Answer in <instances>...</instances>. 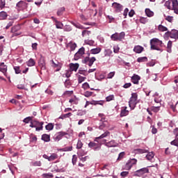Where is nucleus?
Wrapping results in <instances>:
<instances>
[{
    "label": "nucleus",
    "instance_id": "f257e3e1",
    "mask_svg": "<svg viewBox=\"0 0 178 178\" xmlns=\"http://www.w3.org/2000/svg\"><path fill=\"white\" fill-rule=\"evenodd\" d=\"M162 40H159L158 38H153L150 40V45H151V49L155 50V51H162V49H159L158 47V45L160 47H162Z\"/></svg>",
    "mask_w": 178,
    "mask_h": 178
},
{
    "label": "nucleus",
    "instance_id": "f03ea898",
    "mask_svg": "<svg viewBox=\"0 0 178 178\" xmlns=\"http://www.w3.org/2000/svg\"><path fill=\"white\" fill-rule=\"evenodd\" d=\"M138 95L137 93H132L131 97L130 98V100L129 102V108H131V110L134 109L137 105V98Z\"/></svg>",
    "mask_w": 178,
    "mask_h": 178
},
{
    "label": "nucleus",
    "instance_id": "7ed1b4c3",
    "mask_svg": "<svg viewBox=\"0 0 178 178\" xmlns=\"http://www.w3.org/2000/svg\"><path fill=\"white\" fill-rule=\"evenodd\" d=\"M125 35L126 33L124 32L115 33L111 36V38L113 41H122V40H124Z\"/></svg>",
    "mask_w": 178,
    "mask_h": 178
},
{
    "label": "nucleus",
    "instance_id": "20e7f679",
    "mask_svg": "<svg viewBox=\"0 0 178 178\" xmlns=\"http://www.w3.org/2000/svg\"><path fill=\"white\" fill-rule=\"evenodd\" d=\"M42 124H44V122H40L38 121L33 120L31 122L30 127H35L36 131H40V130H42Z\"/></svg>",
    "mask_w": 178,
    "mask_h": 178
},
{
    "label": "nucleus",
    "instance_id": "39448f33",
    "mask_svg": "<svg viewBox=\"0 0 178 178\" xmlns=\"http://www.w3.org/2000/svg\"><path fill=\"white\" fill-rule=\"evenodd\" d=\"M165 37H170V38H173L175 40H178V31L176 29H172L171 31H167L165 33Z\"/></svg>",
    "mask_w": 178,
    "mask_h": 178
},
{
    "label": "nucleus",
    "instance_id": "423d86ee",
    "mask_svg": "<svg viewBox=\"0 0 178 178\" xmlns=\"http://www.w3.org/2000/svg\"><path fill=\"white\" fill-rule=\"evenodd\" d=\"M136 163H137V159H131L127 161V163H126V165L124 167V169L125 170H130V169H131V168H133V165H136Z\"/></svg>",
    "mask_w": 178,
    "mask_h": 178
},
{
    "label": "nucleus",
    "instance_id": "0eeeda50",
    "mask_svg": "<svg viewBox=\"0 0 178 178\" xmlns=\"http://www.w3.org/2000/svg\"><path fill=\"white\" fill-rule=\"evenodd\" d=\"M97 60V58H95V57H86L83 60V63H86V65H88L90 66V67H91V66H92V65H94V62H95Z\"/></svg>",
    "mask_w": 178,
    "mask_h": 178
},
{
    "label": "nucleus",
    "instance_id": "6e6552de",
    "mask_svg": "<svg viewBox=\"0 0 178 178\" xmlns=\"http://www.w3.org/2000/svg\"><path fill=\"white\" fill-rule=\"evenodd\" d=\"M149 170L147 168H143L140 170H138L135 172L134 176H138V177H140V176H143V175L145 173H148Z\"/></svg>",
    "mask_w": 178,
    "mask_h": 178
},
{
    "label": "nucleus",
    "instance_id": "1a4fd4ad",
    "mask_svg": "<svg viewBox=\"0 0 178 178\" xmlns=\"http://www.w3.org/2000/svg\"><path fill=\"white\" fill-rule=\"evenodd\" d=\"M89 148H92L94 151H99L101 149V145L95 143V142H90L88 143Z\"/></svg>",
    "mask_w": 178,
    "mask_h": 178
},
{
    "label": "nucleus",
    "instance_id": "9d476101",
    "mask_svg": "<svg viewBox=\"0 0 178 178\" xmlns=\"http://www.w3.org/2000/svg\"><path fill=\"white\" fill-rule=\"evenodd\" d=\"M86 51V49L84 47H81L79 49L77 53L75 54L74 55V59L75 60H78L81 58V56L84 54V52Z\"/></svg>",
    "mask_w": 178,
    "mask_h": 178
},
{
    "label": "nucleus",
    "instance_id": "9b49d317",
    "mask_svg": "<svg viewBox=\"0 0 178 178\" xmlns=\"http://www.w3.org/2000/svg\"><path fill=\"white\" fill-rule=\"evenodd\" d=\"M112 6L115 9V12H117L118 13L123 10V6H122V4L118 3L117 2L113 3Z\"/></svg>",
    "mask_w": 178,
    "mask_h": 178
},
{
    "label": "nucleus",
    "instance_id": "f8f14e48",
    "mask_svg": "<svg viewBox=\"0 0 178 178\" xmlns=\"http://www.w3.org/2000/svg\"><path fill=\"white\" fill-rule=\"evenodd\" d=\"M66 135H67V133L66 132H64V131L58 132L54 136V140L55 141H60V140H62L63 136H66Z\"/></svg>",
    "mask_w": 178,
    "mask_h": 178
},
{
    "label": "nucleus",
    "instance_id": "ddd939ff",
    "mask_svg": "<svg viewBox=\"0 0 178 178\" xmlns=\"http://www.w3.org/2000/svg\"><path fill=\"white\" fill-rule=\"evenodd\" d=\"M100 122H101L99 123V130H104V129L106 127V124H108V122L105 120V118H101Z\"/></svg>",
    "mask_w": 178,
    "mask_h": 178
},
{
    "label": "nucleus",
    "instance_id": "4468645a",
    "mask_svg": "<svg viewBox=\"0 0 178 178\" xmlns=\"http://www.w3.org/2000/svg\"><path fill=\"white\" fill-rule=\"evenodd\" d=\"M111 132L110 131H105L103 134H102L99 137H96L94 140V141H95L96 143H99L98 140H102V138H105V137H108V136H110Z\"/></svg>",
    "mask_w": 178,
    "mask_h": 178
},
{
    "label": "nucleus",
    "instance_id": "2eb2a0df",
    "mask_svg": "<svg viewBox=\"0 0 178 178\" xmlns=\"http://www.w3.org/2000/svg\"><path fill=\"white\" fill-rule=\"evenodd\" d=\"M172 8L171 10H174V12H175V13H176V15H178V1H177V0H172Z\"/></svg>",
    "mask_w": 178,
    "mask_h": 178
},
{
    "label": "nucleus",
    "instance_id": "dca6fc26",
    "mask_svg": "<svg viewBox=\"0 0 178 178\" xmlns=\"http://www.w3.org/2000/svg\"><path fill=\"white\" fill-rule=\"evenodd\" d=\"M118 145H119V144H118V143H116L115 140H112L109 142H107V143H106V147H108V148L118 147Z\"/></svg>",
    "mask_w": 178,
    "mask_h": 178
},
{
    "label": "nucleus",
    "instance_id": "f3484780",
    "mask_svg": "<svg viewBox=\"0 0 178 178\" xmlns=\"http://www.w3.org/2000/svg\"><path fill=\"white\" fill-rule=\"evenodd\" d=\"M0 72H1L4 76H6V72H8V66L5 65V63H0Z\"/></svg>",
    "mask_w": 178,
    "mask_h": 178
},
{
    "label": "nucleus",
    "instance_id": "a211bd4d",
    "mask_svg": "<svg viewBox=\"0 0 178 178\" xmlns=\"http://www.w3.org/2000/svg\"><path fill=\"white\" fill-rule=\"evenodd\" d=\"M140 79L141 77L137 74H134V76H132L131 78V80L134 84H138Z\"/></svg>",
    "mask_w": 178,
    "mask_h": 178
},
{
    "label": "nucleus",
    "instance_id": "6ab92c4d",
    "mask_svg": "<svg viewBox=\"0 0 178 178\" xmlns=\"http://www.w3.org/2000/svg\"><path fill=\"white\" fill-rule=\"evenodd\" d=\"M129 115V110H127V106L122 107L120 112V118L127 116Z\"/></svg>",
    "mask_w": 178,
    "mask_h": 178
},
{
    "label": "nucleus",
    "instance_id": "aec40b11",
    "mask_svg": "<svg viewBox=\"0 0 178 178\" xmlns=\"http://www.w3.org/2000/svg\"><path fill=\"white\" fill-rule=\"evenodd\" d=\"M144 51V47L140 45H136L134 47V52L136 54H141Z\"/></svg>",
    "mask_w": 178,
    "mask_h": 178
},
{
    "label": "nucleus",
    "instance_id": "412c9836",
    "mask_svg": "<svg viewBox=\"0 0 178 178\" xmlns=\"http://www.w3.org/2000/svg\"><path fill=\"white\" fill-rule=\"evenodd\" d=\"M154 156H155V154H154V152H151L147 154L146 158L147 161H149V162H154L155 159Z\"/></svg>",
    "mask_w": 178,
    "mask_h": 178
},
{
    "label": "nucleus",
    "instance_id": "4be33fe9",
    "mask_svg": "<svg viewBox=\"0 0 178 178\" xmlns=\"http://www.w3.org/2000/svg\"><path fill=\"white\" fill-rule=\"evenodd\" d=\"M77 69H79V63H70V70L71 72H77Z\"/></svg>",
    "mask_w": 178,
    "mask_h": 178
},
{
    "label": "nucleus",
    "instance_id": "5701e85b",
    "mask_svg": "<svg viewBox=\"0 0 178 178\" xmlns=\"http://www.w3.org/2000/svg\"><path fill=\"white\" fill-rule=\"evenodd\" d=\"M165 6L168 9L172 10L173 8V3H172V0L166 1L165 3Z\"/></svg>",
    "mask_w": 178,
    "mask_h": 178
},
{
    "label": "nucleus",
    "instance_id": "b1692460",
    "mask_svg": "<svg viewBox=\"0 0 178 178\" xmlns=\"http://www.w3.org/2000/svg\"><path fill=\"white\" fill-rule=\"evenodd\" d=\"M42 140L45 143H49V141H51V138L49 135L44 134L42 136Z\"/></svg>",
    "mask_w": 178,
    "mask_h": 178
},
{
    "label": "nucleus",
    "instance_id": "393cba45",
    "mask_svg": "<svg viewBox=\"0 0 178 178\" xmlns=\"http://www.w3.org/2000/svg\"><path fill=\"white\" fill-rule=\"evenodd\" d=\"M101 52V48L100 47H97L95 49H92L90 50V53L92 54V55H96L97 54H99Z\"/></svg>",
    "mask_w": 178,
    "mask_h": 178
},
{
    "label": "nucleus",
    "instance_id": "a878e982",
    "mask_svg": "<svg viewBox=\"0 0 178 178\" xmlns=\"http://www.w3.org/2000/svg\"><path fill=\"white\" fill-rule=\"evenodd\" d=\"M145 12L147 17H152L154 16V13L149 8H146Z\"/></svg>",
    "mask_w": 178,
    "mask_h": 178
},
{
    "label": "nucleus",
    "instance_id": "bb28decb",
    "mask_svg": "<svg viewBox=\"0 0 178 178\" xmlns=\"http://www.w3.org/2000/svg\"><path fill=\"white\" fill-rule=\"evenodd\" d=\"M8 17V13L5 11H1L0 13V20H5Z\"/></svg>",
    "mask_w": 178,
    "mask_h": 178
},
{
    "label": "nucleus",
    "instance_id": "cd10ccee",
    "mask_svg": "<svg viewBox=\"0 0 178 178\" xmlns=\"http://www.w3.org/2000/svg\"><path fill=\"white\" fill-rule=\"evenodd\" d=\"M84 42L86 45H90V47H92L94 44H95V42L94 40L88 39L85 40Z\"/></svg>",
    "mask_w": 178,
    "mask_h": 178
},
{
    "label": "nucleus",
    "instance_id": "c85d7f7f",
    "mask_svg": "<svg viewBox=\"0 0 178 178\" xmlns=\"http://www.w3.org/2000/svg\"><path fill=\"white\" fill-rule=\"evenodd\" d=\"M167 52L169 54L172 53V41L169 40L167 44Z\"/></svg>",
    "mask_w": 178,
    "mask_h": 178
},
{
    "label": "nucleus",
    "instance_id": "c756f323",
    "mask_svg": "<svg viewBox=\"0 0 178 178\" xmlns=\"http://www.w3.org/2000/svg\"><path fill=\"white\" fill-rule=\"evenodd\" d=\"M71 24L74 26V27H76V29H80L81 30H83V29H84V26L79 23L71 22Z\"/></svg>",
    "mask_w": 178,
    "mask_h": 178
},
{
    "label": "nucleus",
    "instance_id": "7c9ffc66",
    "mask_svg": "<svg viewBox=\"0 0 178 178\" xmlns=\"http://www.w3.org/2000/svg\"><path fill=\"white\" fill-rule=\"evenodd\" d=\"M71 24L74 26V27H76V29H80L81 30H83V29H84V26L79 23L71 22Z\"/></svg>",
    "mask_w": 178,
    "mask_h": 178
},
{
    "label": "nucleus",
    "instance_id": "2f4dec72",
    "mask_svg": "<svg viewBox=\"0 0 178 178\" xmlns=\"http://www.w3.org/2000/svg\"><path fill=\"white\" fill-rule=\"evenodd\" d=\"M26 65L27 66H29V67L34 66V65H35V61L34 60V59L30 58L28 60V62H26Z\"/></svg>",
    "mask_w": 178,
    "mask_h": 178
},
{
    "label": "nucleus",
    "instance_id": "473e14b6",
    "mask_svg": "<svg viewBox=\"0 0 178 178\" xmlns=\"http://www.w3.org/2000/svg\"><path fill=\"white\" fill-rule=\"evenodd\" d=\"M55 159H58V154L54 153L49 157V161L51 162L52 161H55Z\"/></svg>",
    "mask_w": 178,
    "mask_h": 178
},
{
    "label": "nucleus",
    "instance_id": "72a5a7b5",
    "mask_svg": "<svg viewBox=\"0 0 178 178\" xmlns=\"http://www.w3.org/2000/svg\"><path fill=\"white\" fill-rule=\"evenodd\" d=\"M65 11V7H61L57 10V16H62L63 15V12Z\"/></svg>",
    "mask_w": 178,
    "mask_h": 178
},
{
    "label": "nucleus",
    "instance_id": "f704fd0d",
    "mask_svg": "<svg viewBox=\"0 0 178 178\" xmlns=\"http://www.w3.org/2000/svg\"><path fill=\"white\" fill-rule=\"evenodd\" d=\"M147 60H148V58L147 57H139L137 58V62H138L139 63H141L143 62H147Z\"/></svg>",
    "mask_w": 178,
    "mask_h": 178
},
{
    "label": "nucleus",
    "instance_id": "c9c22d12",
    "mask_svg": "<svg viewBox=\"0 0 178 178\" xmlns=\"http://www.w3.org/2000/svg\"><path fill=\"white\" fill-rule=\"evenodd\" d=\"M72 113H68L66 114H63L59 117V119H66L67 118H70V116H72Z\"/></svg>",
    "mask_w": 178,
    "mask_h": 178
},
{
    "label": "nucleus",
    "instance_id": "e433bc0d",
    "mask_svg": "<svg viewBox=\"0 0 178 178\" xmlns=\"http://www.w3.org/2000/svg\"><path fill=\"white\" fill-rule=\"evenodd\" d=\"M42 177H44V178H52L54 177V175L51 172H49V173H44L42 175Z\"/></svg>",
    "mask_w": 178,
    "mask_h": 178
},
{
    "label": "nucleus",
    "instance_id": "4c0bfd02",
    "mask_svg": "<svg viewBox=\"0 0 178 178\" xmlns=\"http://www.w3.org/2000/svg\"><path fill=\"white\" fill-rule=\"evenodd\" d=\"M55 23L56 29H63V24L62 22L57 20Z\"/></svg>",
    "mask_w": 178,
    "mask_h": 178
},
{
    "label": "nucleus",
    "instance_id": "58836bf2",
    "mask_svg": "<svg viewBox=\"0 0 178 178\" xmlns=\"http://www.w3.org/2000/svg\"><path fill=\"white\" fill-rule=\"evenodd\" d=\"M134 151L136 154H145L147 152V150L144 149H136Z\"/></svg>",
    "mask_w": 178,
    "mask_h": 178
},
{
    "label": "nucleus",
    "instance_id": "ea45409f",
    "mask_svg": "<svg viewBox=\"0 0 178 178\" xmlns=\"http://www.w3.org/2000/svg\"><path fill=\"white\" fill-rule=\"evenodd\" d=\"M45 129L49 131H51V130H54V124L49 123L47 125H46Z\"/></svg>",
    "mask_w": 178,
    "mask_h": 178
},
{
    "label": "nucleus",
    "instance_id": "a19ab883",
    "mask_svg": "<svg viewBox=\"0 0 178 178\" xmlns=\"http://www.w3.org/2000/svg\"><path fill=\"white\" fill-rule=\"evenodd\" d=\"M158 29L159 31H168V28L162 24L159 25Z\"/></svg>",
    "mask_w": 178,
    "mask_h": 178
},
{
    "label": "nucleus",
    "instance_id": "79ce46f5",
    "mask_svg": "<svg viewBox=\"0 0 178 178\" xmlns=\"http://www.w3.org/2000/svg\"><path fill=\"white\" fill-rule=\"evenodd\" d=\"M160 108H161V104H159V106L152 107V111L153 112H155V113H156L157 112H159Z\"/></svg>",
    "mask_w": 178,
    "mask_h": 178
},
{
    "label": "nucleus",
    "instance_id": "37998d69",
    "mask_svg": "<svg viewBox=\"0 0 178 178\" xmlns=\"http://www.w3.org/2000/svg\"><path fill=\"white\" fill-rule=\"evenodd\" d=\"M92 105H104V102L102 101H92L91 102Z\"/></svg>",
    "mask_w": 178,
    "mask_h": 178
},
{
    "label": "nucleus",
    "instance_id": "c03bdc74",
    "mask_svg": "<svg viewBox=\"0 0 178 178\" xmlns=\"http://www.w3.org/2000/svg\"><path fill=\"white\" fill-rule=\"evenodd\" d=\"M91 34V31L84 30L82 31V37H86V35H90Z\"/></svg>",
    "mask_w": 178,
    "mask_h": 178
},
{
    "label": "nucleus",
    "instance_id": "a18cd8bd",
    "mask_svg": "<svg viewBox=\"0 0 178 178\" xmlns=\"http://www.w3.org/2000/svg\"><path fill=\"white\" fill-rule=\"evenodd\" d=\"M83 147V142H81V140H78L77 144H76V148L77 149H81Z\"/></svg>",
    "mask_w": 178,
    "mask_h": 178
},
{
    "label": "nucleus",
    "instance_id": "49530a36",
    "mask_svg": "<svg viewBox=\"0 0 178 178\" xmlns=\"http://www.w3.org/2000/svg\"><path fill=\"white\" fill-rule=\"evenodd\" d=\"M106 99L107 102L113 101V99H115V96L113 95H111L106 97Z\"/></svg>",
    "mask_w": 178,
    "mask_h": 178
},
{
    "label": "nucleus",
    "instance_id": "de8ad7c7",
    "mask_svg": "<svg viewBox=\"0 0 178 178\" xmlns=\"http://www.w3.org/2000/svg\"><path fill=\"white\" fill-rule=\"evenodd\" d=\"M97 143H99V145H100V146H102V144L104 145H106V144H108V142H106V140H105V139H103L102 140H98Z\"/></svg>",
    "mask_w": 178,
    "mask_h": 178
},
{
    "label": "nucleus",
    "instance_id": "09e8293b",
    "mask_svg": "<svg viewBox=\"0 0 178 178\" xmlns=\"http://www.w3.org/2000/svg\"><path fill=\"white\" fill-rule=\"evenodd\" d=\"M65 76V77H67V79H69V77H70V76H72V71L70 70H66Z\"/></svg>",
    "mask_w": 178,
    "mask_h": 178
},
{
    "label": "nucleus",
    "instance_id": "8fccbe9b",
    "mask_svg": "<svg viewBox=\"0 0 178 178\" xmlns=\"http://www.w3.org/2000/svg\"><path fill=\"white\" fill-rule=\"evenodd\" d=\"M14 70H15L16 74H19L22 72V70H20V67H19V66L14 67Z\"/></svg>",
    "mask_w": 178,
    "mask_h": 178
},
{
    "label": "nucleus",
    "instance_id": "3c124183",
    "mask_svg": "<svg viewBox=\"0 0 178 178\" xmlns=\"http://www.w3.org/2000/svg\"><path fill=\"white\" fill-rule=\"evenodd\" d=\"M84 80H86V76H79L78 78L79 84H81V83L84 81Z\"/></svg>",
    "mask_w": 178,
    "mask_h": 178
},
{
    "label": "nucleus",
    "instance_id": "603ef678",
    "mask_svg": "<svg viewBox=\"0 0 178 178\" xmlns=\"http://www.w3.org/2000/svg\"><path fill=\"white\" fill-rule=\"evenodd\" d=\"M111 54H112V51H111V49L104 50V56H109Z\"/></svg>",
    "mask_w": 178,
    "mask_h": 178
},
{
    "label": "nucleus",
    "instance_id": "864d4df0",
    "mask_svg": "<svg viewBox=\"0 0 178 178\" xmlns=\"http://www.w3.org/2000/svg\"><path fill=\"white\" fill-rule=\"evenodd\" d=\"M32 119H33V118H31V117H27L24 119L23 122H24V123H29V122H31Z\"/></svg>",
    "mask_w": 178,
    "mask_h": 178
},
{
    "label": "nucleus",
    "instance_id": "5fc2aeb1",
    "mask_svg": "<svg viewBox=\"0 0 178 178\" xmlns=\"http://www.w3.org/2000/svg\"><path fill=\"white\" fill-rule=\"evenodd\" d=\"M171 145H175V147H178V138L171 142Z\"/></svg>",
    "mask_w": 178,
    "mask_h": 178
},
{
    "label": "nucleus",
    "instance_id": "6e6d98bb",
    "mask_svg": "<svg viewBox=\"0 0 178 178\" xmlns=\"http://www.w3.org/2000/svg\"><path fill=\"white\" fill-rule=\"evenodd\" d=\"M83 95L86 97V98H88V97H91V95H92V92L86 91L84 92Z\"/></svg>",
    "mask_w": 178,
    "mask_h": 178
},
{
    "label": "nucleus",
    "instance_id": "4d7b16f0",
    "mask_svg": "<svg viewBox=\"0 0 178 178\" xmlns=\"http://www.w3.org/2000/svg\"><path fill=\"white\" fill-rule=\"evenodd\" d=\"M64 31H72V26L70 25H65L64 27Z\"/></svg>",
    "mask_w": 178,
    "mask_h": 178
},
{
    "label": "nucleus",
    "instance_id": "13d9d810",
    "mask_svg": "<svg viewBox=\"0 0 178 178\" xmlns=\"http://www.w3.org/2000/svg\"><path fill=\"white\" fill-rule=\"evenodd\" d=\"M115 72H111L108 74L107 79H113V76H115Z\"/></svg>",
    "mask_w": 178,
    "mask_h": 178
},
{
    "label": "nucleus",
    "instance_id": "bf43d9fd",
    "mask_svg": "<svg viewBox=\"0 0 178 178\" xmlns=\"http://www.w3.org/2000/svg\"><path fill=\"white\" fill-rule=\"evenodd\" d=\"M154 102H156V104H161V102H162V99H161V97H154Z\"/></svg>",
    "mask_w": 178,
    "mask_h": 178
},
{
    "label": "nucleus",
    "instance_id": "052dcab7",
    "mask_svg": "<svg viewBox=\"0 0 178 178\" xmlns=\"http://www.w3.org/2000/svg\"><path fill=\"white\" fill-rule=\"evenodd\" d=\"M129 175V171H123L120 173V176H122V177H126Z\"/></svg>",
    "mask_w": 178,
    "mask_h": 178
},
{
    "label": "nucleus",
    "instance_id": "680f3d73",
    "mask_svg": "<svg viewBox=\"0 0 178 178\" xmlns=\"http://www.w3.org/2000/svg\"><path fill=\"white\" fill-rule=\"evenodd\" d=\"M31 143H36L37 142V136L32 135L31 136Z\"/></svg>",
    "mask_w": 178,
    "mask_h": 178
},
{
    "label": "nucleus",
    "instance_id": "e2e57ef3",
    "mask_svg": "<svg viewBox=\"0 0 178 178\" xmlns=\"http://www.w3.org/2000/svg\"><path fill=\"white\" fill-rule=\"evenodd\" d=\"M65 86L67 88H69V87H70V80H69V79L65 80Z\"/></svg>",
    "mask_w": 178,
    "mask_h": 178
},
{
    "label": "nucleus",
    "instance_id": "0e129e2a",
    "mask_svg": "<svg viewBox=\"0 0 178 178\" xmlns=\"http://www.w3.org/2000/svg\"><path fill=\"white\" fill-rule=\"evenodd\" d=\"M19 26H13V27L11 29L12 33H16V31H17V30H19Z\"/></svg>",
    "mask_w": 178,
    "mask_h": 178
},
{
    "label": "nucleus",
    "instance_id": "69168bd1",
    "mask_svg": "<svg viewBox=\"0 0 178 178\" xmlns=\"http://www.w3.org/2000/svg\"><path fill=\"white\" fill-rule=\"evenodd\" d=\"M77 162V157L76 155L72 156V165H76V163Z\"/></svg>",
    "mask_w": 178,
    "mask_h": 178
},
{
    "label": "nucleus",
    "instance_id": "338daca9",
    "mask_svg": "<svg viewBox=\"0 0 178 178\" xmlns=\"http://www.w3.org/2000/svg\"><path fill=\"white\" fill-rule=\"evenodd\" d=\"M33 166H41V161H35L32 163Z\"/></svg>",
    "mask_w": 178,
    "mask_h": 178
},
{
    "label": "nucleus",
    "instance_id": "774afa93",
    "mask_svg": "<svg viewBox=\"0 0 178 178\" xmlns=\"http://www.w3.org/2000/svg\"><path fill=\"white\" fill-rule=\"evenodd\" d=\"M24 3V1H20L17 3V8H22V6H23V4Z\"/></svg>",
    "mask_w": 178,
    "mask_h": 178
}]
</instances>
